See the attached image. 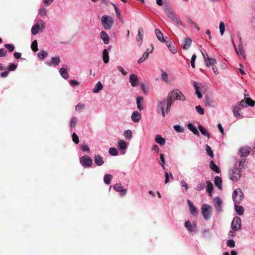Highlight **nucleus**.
Here are the masks:
<instances>
[{
  "label": "nucleus",
  "instance_id": "680f3d73",
  "mask_svg": "<svg viewBox=\"0 0 255 255\" xmlns=\"http://www.w3.org/2000/svg\"><path fill=\"white\" fill-rule=\"evenodd\" d=\"M237 106H240V107L241 108V109L244 107H247V103H246V100H245L244 99V100H242L239 103L238 105H237Z\"/></svg>",
  "mask_w": 255,
  "mask_h": 255
},
{
  "label": "nucleus",
  "instance_id": "72a5a7b5",
  "mask_svg": "<svg viewBox=\"0 0 255 255\" xmlns=\"http://www.w3.org/2000/svg\"><path fill=\"white\" fill-rule=\"evenodd\" d=\"M198 128L200 132L204 135L206 136L208 138H210V135L208 131L202 126H199Z\"/></svg>",
  "mask_w": 255,
  "mask_h": 255
},
{
  "label": "nucleus",
  "instance_id": "5701e85b",
  "mask_svg": "<svg viewBox=\"0 0 255 255\" xmlns=\"http://www.w3.org/2000/svg\"><path fill=\"white\" fill-rule=\"evenodd\" d=\"M188 203L191 213L194 216L196 215L197 213V209L195 208L190 200H188Z\"/></svg>",
  "mask_w": 255,
  "mask_h": 255
},
{
  "label": "nucleus",
  "instance_id": "ea45409f",
  "mask_svg": "<svg viewBox=\"0 0 255 255\" xmlns=\"http://www.w3.org/2000/svg\"><path fill=\"white\" fill-rule=\"evenodd\" d=\"M205 104L206 106L208 107H213V102L212 99L210 98L209 97H206Z\"/></svg>",
  "mask_w": 255,
  "mask_h": 255
},
{
  "label": "nucleus",
  "instance_id": "a19ab883",
  "mask_svg": "<svg viewBox=\"0 0 255 255\" xmlns=\"http://www.w3.org/2000/svg\"><path fill=\"white\" fill-rule=\"evenodd\" d=\"M48 56V52L44 51L41 50L38 54V57L40 59H44Z\"/></svg>",
  "mask_w": 255,
  "mask_h": 255
},
{
  "label": "nucleus",
  "instance_id": "6e6552de",
  "mask_svg": "<svg viewBox=\"0 0 255 255\" xmlns=\"http://www.w3.org/2000/svg\"><path fill=\"white\" fill-rule=\"evenodd\" d=\"M80 162L84 167H91L93 164V160L89 156H82L80 158Z\"/></svg>",
  "mask_w": 255,
  "mask_h": 255
},
{
  "label": "nucleus",
  "instance_id": "393cba45",
  "mask_svg": "<svg viewBox=\"0 0 255 255\" xmlns=\"http://www.w3.org/2000/svg\"><path fill=\"white\" fill-rule=\"evenodd\" d=\"M207 60H205L206 64L207 67H209L211 65L214 66L217 63V61L215 58H210L207 57Z\"/></svg>",
  "mask_w": 255,
  "mask_h": 255
},
{
  "label": "nucleus",
  "instance_id": "473e14b6",
  "mask_svg": "<svg viewBox=\"0 0 255 255\" xmlns=\"http://www.w3.org/2000/svg\"><path fill=\"white\" fill-rule=\"evenodd\" d=\"M59 73L61 76L65 79H67L69 77L68 73L66 69L64 68L59 69Z\"/></svg>",
  "mask_w": 255,
  "mask_h": 255
},
{
  "label": "nucleus",
  "instance_id": "7c9ffc66",
  "mask_svg": "<svg viewBox=\"0 0 255 255\" xmlns=\"http://www.w3.org/2000/svg\"><path fill=\"white\" fill-rule=\"evenodd\" d=\"M40 26L39 24L34 25L31 28V33L32 35H35L37 34L40 29Z\"/></svg>",
  "mask_w": 255,
  "mask_h": 255
},
{
  "label": "nucleus",
  "instance_id": "8fccbe9b",
  "mask_svg": "<svg viewBox=\"0 0 255 255\" xmlns=\"http://www.w3.org/2000/svg\"><path fill=\"white\" fill-rule=\"evenodd\" d=\"M31 49L34 52L38 51L37 42L36 40L33 41L31 44Z\"/></svg>",
  "mask_w": 255,
  "mask_h": 255
},
{
  "label": "nucleus",
  "instance_id": "774afa93",
  "mask_svg": "<svg viewBox=\"0 0 255 255\" xmlns=\"http://www.w3.org/2000/svg\"><path fill=\"white\" fill-rule=\"evenodd\" d=\"M81 149L83 151H89L90 148L88 147V146L86 144H84L81 145Z\"/></svg>",
  "mask_w": 255,
  "mask_h": 255
},
{
  "label": "nucleus",
  "instance_id": "c756f323",
  "mask_svg": "<svg viewBox=\"0 0 255 255\" xmlns=\"http://www.w3.org/2000/svg\"><path fill=\"white\" fill-rule=\"evenodd\" d=\"M247 96H249V95L245 94L244 100H246L247 105L251 107H254L255 105V101L250 98L247 97Z\"/></svg>",
  "mask_w": 255,
  "mask_h": 255
},
{
  "label": "nucleus",
  "instance_id": "f704fd0d",
  "mask_svg": "<svg viewBox=\"0 0 255 255\" xmlns=\"http://www.w3.org/2000/svg\"><path fill=\"white\" fill-rule=\"evenodd\" d=\"M103 87L102 83L100 82H98L93 89V92L95 93H98L102 89Z\"/></svg>",
  "mask_w": 255,
  "mask_h": 255
},
{
  "label": "nucleus",
  "instance_id": "20e7f679",
  "mask_svg": "<svg viewBox=\"0 0 255 255\" xmlns=\"http://www.w3.org/2000/svg\"><path fill=\"white\" fill-rule=\"evenodd\" d=\"M171 99H173L174 102L175 100H178L182 101H184L186 98L182 92L178 89H173L171 92L168 93Z\"/></svg>",
  "mask_w": 255,
  "mask_h": 255
},
{
  "label": "nucleus",
  "instance_id": "4c0bfd02",
  "mask_svg": "<svg viewBox=\"0 0 255 255\" xmlns=\"http://www.w3.org/2000/svg\"><path fill=\"white\" fill-rule=\"evenodd\" d=\"M113 178V176L110 174H107L105 175L104 181V182L107 184H109Z\"/></svg>",
  "mask_w": 255,
  "mask_h": 255
},
{
  "label": "nucleus",
  "instance_id": "58836bf2",
  "mask_svg": "<svg viewBox=\"0 0 255 255\" xmlns=\"http://www.w3.org/2000/svg\"><path fill=\"white\" fill-rule=\"evenodd\" d=\"M60 61V58L59 56L54 57L51 59V63L55 66H58Z\"/></svg>",
  "mask_w": 255,
  "mask_h": 255
},
{
  "label": "nucleus",
  "instance_id": "13d9d810",
  "mask_svg": "<svg viewBox=\"0 0 255 255\" xmlns=\"http://www.w3.org/2000/svg\"><path fill=\"white\" fill-rule=\"evenodd\" d=\"M4 46L9 52H12L14 50V46L10 44H5Z\"/></svg>",
  "mask_w": 255,
  "mask_h": 255
},
{
  "label": "nucleus",
  "instance_id": "69168bd1",
  "mask_svg": "<svg viewBox=\"0 0 255 255\" xmlns=\"http://www.w3.org/2000/svg\"><path fill=\"white\" fill-rule=\"evenodd\" d=\"M17 65L15 64H11L8 67V70L10 71H14L17 68Z\"/></svg>",
  "mask_w": 255,
  "mask_h": 255
},
{
  "label": "nucleus",
  "instance_id": "c03bdc74",
  "mask_svg": "<svg viewBox=\"0 0 255 255\" xmlns=\"http://www.w3.org/2000/svg\"><path fill=\"white\" fill-rule=\"evenodd\" d=\"M85 105L81 103H78L75 107V110L77 112H81L85 109Z\"/></svg>",
  "mask_w": 255,
  "mask_h": 255
},
{
  "label": "nucleus",
  "instance_id": "423d86ee",
  "mask_svg": "<svg viewBox=\"0 0 255 255\" xmlns=\"http://www.w3.org/2000/svg\"><path fill=\"white\" fill-rule=\"evenodd\" d=\"M230 179L233 181H237L241 178V171L237 167H234L229 171Z\"/></svg>",
  "mask_w": 255,
  "mask_h": 255
},
{
  "label": "nucleus",
  "instance_id": "c9c22d12",
  "mask_svg": "<svg viewBox=\"0 0 255 255\" xmlns=\"http://www.w3.org/2000/svg\"><path fill=\"white\" fill-rule=\"evenodd\" d=\"M103 61L105 63H107L109 62V53L107 49H104L103 51Z\"/></svg>",
  "mask_w": 255,
  "mask_h": 255
},
{
  "label": "nucleus",
  "instance_id": "f03ea898",
  "mask_svg": "<svg viewBox=\"0 0 255 255\" xmlns=\"http://www.w3.org/2000/svg\"><path fill=\"white\" fill-rule=\"evenodd\" d=\"M101 22L105 29L109 30L113 27L114 20L112 17L104 15L101 17Z\"/></svg>",
  "mask_w": 255,
  "mask_h": 255
},
{
  "label": "nucleus",
  "instance_id": "4d7b16f0",
  "mask_svg": "<svg viewBox=\"0 0 255 255\" xmlns=\"http://www.w3.org/2000/svg\"><path fill=\"white\" fill-rule=\"evenodd\" d=\"M196 111L200 114V115H203L204 114V109L201 107V106L198 105L197 106L195 107Z\"/></svg>",
  "mask_w": 255,
  "mask_h": 255
},
{
  "label": "nucleus",
  "instance_id": "6e6d98bb",
  "mask_svg": "<svg viewBox=\"0 0 255 255\" xmlns=\"http://www.w3.org/2000/svg\"><path fill=\"white\" fill-rule=\"evenodd\" d=\"M148 57L147 53H144L142 56L138 60V63H140L144 61Z\"/></svg>",
  "mask_w": 255,
  "mask_h": 255
},
{
  "label": "nucleus",
  "instance_id": "7ed1b4c3",
  "mask_svg": "<svg viewBox=\"0 0 255 255\" xmlns=\"http://www.w3.org/2000/svg\"><path fill=\"white\" fill-rule=\"evenodd\" d=\"M164 10L167 16L176 22L178 25H182V23L178 17L173 12L172 9L169 7L164 8Z\"/></svg>",
  "mask_w": 255,
  "mask_h": 255
},
{
  "label": "nucleus",
  "instance_id": "0eeeda50",
  "mask_svg": "<svg viewBox=\"0 0 255 255\" xmlns=\"http://www.w3.org/2000/svg\"><path fill=\"white\" fill-rule=\"evenodd\" d=\"M244 194L240 189L234 191L233 198L235 203H239L243 199Z\"/></svg>",
  "mask_w": 255,
  "mask_h": 255
},
{
  "label": "nucleus",
  "instance_id": "a18cd8bd",
  "mask_svg": "<svg viewBox=\"0 0 255 255\" xmlns=\"http://www.w3.org/2000/svg\"><path fill=\"white\" fill-rule=\"evenodd\" d=\"M205 187V184L204 182H199L196 187V190L197 191H201Z\"/></svg>",
  "mask_w": 255,
  "mask_h": 255
},
{
  "label": "nucleus",
  "instance_id": "cd10ccee",
  "mask_svg": "<svg viewBox=\"0 0 255 255\" xmlns=\"http://www.w3.org/2000/svg\"><path fill=\"white\" fill-rule=\"evenodd\" d=\"M187 127H188V129L192 131L194 134H195L196 135H199V132L198 129L192 124H191V123L188 124L187 125Z\"/></svg>",
  "mask_w": 255,
  "mask_h": 255
},
{
  "label": "nucleus",
  "instance_id": "338daca9",
  "mask_svg": "<svg viewBox=\"0 0 255 255\" xmlns=\"http://www.w3.org/2000/svg\"><path fill=\"white\" fill-rule=\"evenodd\" d=\"M7 54V51L4 48L0 49V57H4Z\"/></svg>",
  "mask_w": 255,
  "mask_h": 255
},
{
  "label": "nucleus",
  "instance_id": "e2e57ef3",
  "mask_svg": "<svg viewBox=\"0 0 255 255\" xmlns=\"http://www.w3.org/2000/svg\"><path fill=\"white\" fill-rule=\"evenodd\" d=\"M196 59V55L195 54H193L191 57V65L192 68H195V61Z\"/></svg>",
  "mask_w": 255,
  "mask_h": 255
},
{
  "label": "nucleus",
  "instance_id": "ddd939ff",
  "mask_svg": "<svg viewBox=\"0 0 255 255\" xmlns=\"http://www.w3.org/2000/svg\"><path fill=\"white\" fill-rule=\"evenodd\" d=\"M250 148L249 147H242L240 149V154L242 157H247L250 153Z\"/></svg>",
  "mask_w": 255,
  "mask_h": 255
},
{
  "label": "nucleus",
  "instance_id": "2eb2a0df",
  "mask_svg": "<svg viewBox=\"0 0 255 255\" xmlns=\"http://www.w3.org/2000/svg\"><path fill=\"white\" fill-rule=\"evenodd\" d=\"M129 81L132 87L137 86L138 81V78L137 76L134 74H131L129 76Z\"/></svg>",
  "mask_w": 255,
  "mask_h": 255
},
{
  "label": "nucleus",
  "instance_id": "603ef678",
  "mask_svg": "<svg viewBox=\"0 0 255 255\" xmlns=\"http://www.w3.org/2000/svg\"><path fill=\"white\" fill-rule=\"evenodd\" d=\"M72 140L76 144L79 143V137L75 132H73L72 134Z\"/></svg>",
  "mask_w": 255,
  "mask_h": 255
},
{
  "label": "nucleus",
  "instance_id": "9d476101",
  "mask_svg": "<svg viewBox=\"0 0 255 255\" xmlns=\"http://www.w3.org/2000/svg\"><path fill=\"white\" fill-rule=\"evenodd\" d=\"M143 29L142 27H139L138 29V34L136 37V40L138 43L139 46H140L142 43V39L143 37Z\"/></svg>",
  "mask_w": 255,
  "mask_h": 255
},
{
  "label": "nucleus",
  "instance_id": "5fc2aeb1",
  "mask_svg": "<svg viewBox=\"0 0 255 255\" xmlns=\"http://www.w3.org/2000/svg\"><path fill=\"white\" fill-rule=\"evenodd\" d=\"M187 22L192 25L197 30H200V27L190 17L188 18Z\"/></svg>",
  "mask_w": 255,
  "mask_h": 255
},
{
  "label": "nucleus",
  "instance_id": "37998d69",
  "mask_svg": "<svg viewBox=\"0 0 255 255\" xmlns=\"http://www.w3.org/2000/svg\"><path fill=\"white\" fill-rule=\"evenodd\" d=\"M206 153H207V154L210 156L211 158H213L214 157V154H213V152L212 151V150L211 149V148L210 147V146L209 145H208V144H207L206 145Z\"/></svg>",
  "mask_w": 255,
  "mask_h": 255
},
{
  "label": "nucleus",
  "instance_id": "de8ad7c7",
  "mask_svg": "<svg viewBox=\"0 0 255 255\" xmlns=\"http://www.w3.org/2000/svg\"><path fill=\"white\" fill-rule=\"evenodd\" d=\"M77 122V119L76 117H73L70 122V126L71 128H74Z\"/></svg>",
  "mask_w": 255,
  "mask_h": 255
},
{
  "label": "nucleus",
  "instance_id": "39448f33",
  "mask_svg": "<svg viewBox=\"0 0 255 255\" xmlns=\"http://www.w3.org/2000/svg\"><path fill=\"white\" fill-rule=\"evenodd\" d=\"M212 212V209L211 206L204 204L202 206L201 213L206 220H209L210 219Z\"/></svg>",
  "mask_w": 255,
  "mask_h": 255
},
{
  "label": "nucleus",
  "instance_id": "4468645a",
  "mask_svg": "<svg viewBox=\"0 0 255 255\" xmlns=\"http://www.w3.org/2000/svg\"><path fill=\"white\" fill-rule=\"evenodd\" d=\"M241 108L239 106H235L233 108V112L234 116L237 118H242L243 116L239 113Z\"/></svg>",
  "mask_w": 255,
  "mask_h": 255
},
{
  "label": "nucleus",
  "instance_id": "a211bd4d",
  "mask_svg": "<svg viewBox=\"0 0 255 255\" xmlns=\"http://www.w3.org/2000/svg\"><path fill=\"white\" fill-rule=\"evenodd\" d=\"M131 118L133 122L138 123L141 119V115L137 111H134Z\"/></svg>",
  "mask_w": 255,
  "mask_h": 255
},
{
  "label": "nucleus",
  "instance_id": "1a4fd4ad",
  "mask_svg": "<svg viewBox=\"0 0 255 255\" xmlns=\"http://www.w3.org/2000/svg\"><path fill=\"white\" fill-rule=\"evenodd\" d=\"M241 227V219L238 217H235L231 224V228L234 231H238Z\"/></svg>",
  "mask_w": 255,
  "mask_h": 255
},
{
  "label": "nucleus",
  "instance_id": "052dcab7",
  "mask_svg": "<svg viewBox=\"0 0 255 255\" xmlns=\"http://www.w3.org/2000/svg\"><path fill=\"white\" fill-rule=\"evenodd\" d=\"M227 246L231 248H234L235 246V243L233 240H229L227 243Z\"/></svg>",
  "mask_w": 255,
  "mask_h": 255
},
{
  "label": "nucleus",
  "instance_id": "49530a36",
  "mask_svg": "<svg viewBox=\"0 0 255 255\" xmlns=\"http://www.w3.org/2000/svg\"><path fill=\"white\" fill-rule=\"evenodd\" d=\"M109 152L112 155L117 156L118 155V151L115 147H110Z\"/></svg>",
  "mask_w": 255,
  "mask_h": 255
},
{
  "label": "nucleus",
  "instance_id": "864d4df0",
  "mask_svg": "<svg viewBox=\"0 0 255 255\" xmlns=\"http://www.w3.org/2000/svg\"><path fill=\"white\" fill-rule=\"evenodd\" d=\"M247 160L246 158L242 159L239 162V167L240 168H245L246 165Z\"/></svg>",
  "mask_w": 255,
  "mask_h": 255
},
{
  "label": "nucleus",
  "instance_id": "f3484780",
  "mask_svg": "<svg viewBox=\"0 0 255 255\" xmlns=\"http://www.w3.org/2000/svg\"><path fill=\"white\" fill-rule=\"evenodd\" d=\"M143 98L142 97L138 96L136 98V104L137 109L139 111L143 110Z\"/></svg>",
  "mask_w": 255,
  "mask_h": 255
},
{
  "label": "nucleus",
  "instance_id": "79ce46f5",
  "mask_svg": "<svg viewBox=\"0 0 255 255\" xmlns=\"http://www.w3.org/2000/svg\"><path fill=\"white\" fill-rule=\"evenodd\" d=\"M124 136L127 139H130L132 136V131L129 129L125 130Z\"/></svg>",
  "mask_w": 255,
  "mask_h": 255
},
{
  "label": "nucleus",
  "instance_id": "6ab92c4d",
  "mask_svg": "<svg viewBox=\"0 0 255 255\" xmlns=\"http://www.w3.org/2000/svg\"><path fill=\"white\" fill-rule=\"evenodd\" d=\"M94 161L98 166H102L104 161L103 157L100 155H96L94 157Z\"/></svg>",
  "mask_w": 255,
  "mask_h": 255
},
{
  "label": "nucleus",
  "instance_id": "dca6fc26",
  "mask_svg": "<svg viewBox=\"0 0 255 255\" xmlns=\"http://www.w3.org/2000/svg\"><path fill=\"white\" fill-rule=\"evenodd\" d=\"M100 36L105 44H107L109 43L110 37L106 31H102L100 33Z\"/></svg>",
  "mask_w": 255,
  "mask_h": 255
},
{
  "label": "nucleus",
  "instance_id": "3c124183",
  "mask_svg": "<svg viewBox=\"0 0 255 255\" xmlns=\"http://www.w3.org/2000/svg\"><path fill=\"white\" fill-rule=\"evenodd\" d=\"M219 28H220L221 34L222 35H223L225 32V26L224 23L223 21L220 22V25H219Z\"/></svg>",
  "mask_w": 255,
  "mask_h": 255
},
{
  "label": "nucleus",
  "instance_id": "f8f14e48",
  "mask_svg": "<svg viewBox=\"0 0 255 255\" xmlns=\"http://www.w3.org/2000/svg\"><path fill=\"white\" fill-rule=\"evenodd\" d=\"M213 204L215 208L219 211L221 212L222 201L220 198H215L213 201Z\"/></svg>",
  "mask_w": 255,
  "mask_h": 255
},
{
  "label": "nucleus",
  "instance_id": "bb28decb",
  "mask_svg": "<svg viewBox=\"0 0 255 255\" xmlns=\"http://www.w3.org/2000/svg\"><path fill=\"white\" fill-rule=\"evenodd\" d=\"M215 186L219 189H222V179L219 176H216L214 179Z\"/></svg>",
  "mask_w": 255,
  "mask_h": 255
},
{
  "label": "nucleus",
  "instance_id": "412c9836",
  "mask_svg": "<svg viewBox=\"0 0 255 255\" xmlns=\"http://www.w3.org/2000/svg\"><path fill=\"white\" fill-rule=\"evenodd\" d=\"M155 141L157 143L163 145L165 144V139L162 137L160 135L157 134L155 137Z\"/></svg>",
  "mask_w": 255,
  "mask_h": 255
},
{
  "label": "nucleus",
  "instance_id": "09e8293b",
  "mask_svg": "<svg viewBox=\"0 0 255 255\" xmlns=\"http://www.w3.org/2000/svg\"><path fill=\"white\" fill-rule=\"evenodd\" d=\"M174 129L178 132H183L184 131V128L179 125H175L173 127Z\"/></svg>",
  "mask_w": 255,
  "mask_h": 255
},
{
  "label": "nucleus",
  "instance_id": "f257e3e1",
  "mask_svg": "<svg viewBox=\"0 0 255 255\" xmlns=\"http://www.w3.org/2000/svg\"><path fill=\"white\" fill-rule=\"evenodd\" d=\"M174 103V100L173 99H171L169 95L168 94L167 98H164L162 101H158L157 103V105L158 107H163L164 109L165 108L166 112L167 114L169 113L170 110V108L172 104Z\"/></svg>",
  "mask_w": 255,
  "mask_h": 255
},
{
  "label": "nucleus",
  "instance_id": "4be33fe9",
  "mask_svg": "<svg viewBox=\"0 0 255 255\" xmlns=\"http://www.w3.org/2000/svg\"><path fill=\"white\" fill-rule=\"evenodd\" d=\"M155 32L156 36L157 39H158V40H159L160 41H161L162 42H166L165 39H164L163 34L158 29H156L155 30Z\"/></svg>",
  "mask_w": 255,
  "mask_h": 255
},
{
  "label": "nucleus",
  "instance_id": "a878e982",
  "mask_svg": "<svg viewBox=\"0 0 255 255\" xmlns=\"http://www.w3.org/2000/svg\"><path fill=\"white\" fill-rule=\"evenodd\" d=\"M210 167L213 171H214L216 173H219L220 172L219 168L217 165L215 164V163L213 160H211L210 162Z\"/></svg>",
  "mask_w": 255,
  "mask_h": 255
},
{
  "label": "nucleus",
  "instance_id": "aec40b11",
  "mask_svg": "<svg viewBox=\"0 0 255 255\" xmlns=\"http://www.w3.org/2000/svg\"><path fill=\"white\" fill-rule=\"evenodd\" d=\"M192 43V39L189 37H186L184 40V44L183 46L184 50H187L189 48Z\"/></svg>",
  "mask_w": 255,
  "mask_h": 255
},
{
  "label": "nucleus",
  "instance_id": "b1692460",
  "mask_svg": "<svg viewBox=\"0 0 255 255\" xmlns=\"http://www.w3.org/2000/svg\"><path fill=\"white\" fill-rule=\"evenodd\" d=\"M184 226L188 229L189 232H193L196 227L195 224H192L189 220L185 223Z\"/></svg>",
  "mask_w": 255,
  "mask_h": 255
},
{
  "label": "nucleus",
  "instance_id": "c85d7f7f",
  "mask_svg": "<svg viewBox=\"0 0 255 255\" xmlns=\"http://www.w3.org/2000/svg\"><path fill=\"white\" fill-rule=\"evenodd\" d=\"M118 147L120 150H125L127 148V143L123 140H120L118 141Z\"/></svg>",
  "mask_w": 255,
  "mask_h": 255
},
{
  "label": "nucleus",
  "instance_id": "9b49d317",
  "mask_svg": "<svg viewBox=\"0 0 255 255\" xmlns=\"http://www.w3.org/2000/svg\"><path fill=\"white\" fill-rule=\"evenodd\" d=\"M114 189L117 192H120L122 196L125 195L127 193V190L124 189L121 183L116 184L114 186Z\"/></svg>",
  "mask_w": 255,
  "mask_h": 255
},
{
  "label": "nucleus",
  "instance_id": "2f4dec72",
  "mask_svg": "<svg viewBox=\"0 0 255 255\" xmlns=\"http://www.w3.org/2000/svg\"><path fill=\"white\" fill-rule=\"evenodd\" d=\"M207 183V191L209 194L210 196H211V193L213 191V190L214 189L213 185L212 183L210 182V180H208L206 181Z\"/></svg>",
  "mask_w": 255,
  "mask_h": 255
},
{
  "label": "nucleus",
  "instance_id": "bf43d9fd",
  "mask_svg": "<svg viewBox=\"0 0 255 255\" xmlns=\"http://www.w3.org/2000/svg\"><path fill=\"white\" fill-rule=\"evenodd\" d=\"M161 79L165 81V82H168V75L167 74L162 71V75H161Z\"/></svg>",
  "mask_w": 255,
  "mask_h": 255
},
{
  "label": "nucleus",
  "instance_id": "0e129e2a",
  "mask_svg": "<svg viewBox=\"0 0 255 255\" xmlns=\"http://www.w3.org/2000/svg\"><path fill=\"white\" fill-rule=\"evenodd\" d=\"M160 158L161 161V163H160L163 168H164V165L165 163V158L164 157V155L163 154H160Z\"/></svg>",
  "mask_w": 255,
  "mask_h": 255
},
{
  "label": "nucleus",
  "instance_id": "e433bc0d",
  "mask_svg": "<svg viewBox=\"0 0 255 255\" xmlns=\"http://www.w3.org/2000/svg\"><path fill=\"white\" fill-rule=\"evenodd\" d=\"M235 210L237 213V214L241 216L244 213V209L243 207L240 206L235 205Z\"/></svg>",
  "mask_w": 255,
  "mask_h": 255
}]
</instances>
